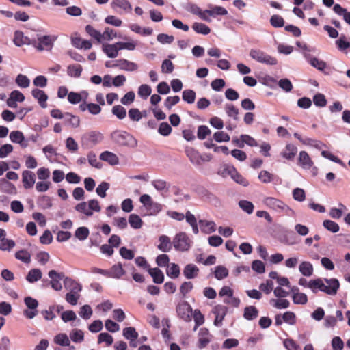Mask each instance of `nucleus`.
I'll list each match as a JSON object with an SVG mask.
<instances>
[{"mask_svg":"<svg viewBox=\"0 0 350 350\" xmlns=\"http://www.w3.org/2000/svg\"><path fill=\"white\" fill-rule=\"evenodd\" d=\"M0 190L3 193L9 194H15L16 193V189L14 184L5 178L0 179Z\"/></svg>","mask_w":350,"mask_h":350,"instance_id":"2f4dec72","label":"nucleus"},{"mask_svg":"<svg viewBox=\"0 0 350 350\" xmlns=\"http://www.w3.org/2000/svg\"><path fill=\"white\" fill-rule=\"evenodd\" d=\"M263 203L266 206L276 212L284 213L288 215L294 213L293 211L288 205L278 198L267 197L264 199Z\"/></svg>","mask_w":350,"mask_h":350,"instance_id":"20e7f679","label":"nucleus"},{"mask_svg":"<svg viewBox=\"0 0 350 350\" xmlns=\"http://www.w3.org/2000/svg\"><path fill=\"white\" fill-rule=\"evenodd\" d=\"M249 55L252 59L257 62L266 65L273 66L278 63V61L275 57L260 49H252L250 51Z\"/></svg>","mask_w":350,"mask_h":350,"instance_id":"0eeeda50","label":"nucleus"},{"mask_svg":"<svg viewBox=\"0 0 350 350\" xmlns=\"http://www.w3.org/2000/svg\"><path fill=\"white\" fill-rule=\"evenodd\" d=\"M13 42L16 46L31 45L33 47V45L36 44V39H31L25 36L22 31H16L14 32Z\"/></svg>","mask_w":350,"mask_h":350,"instance_id":"f8f14e48","label":"nucleus"},{"mask_svg":"<svg viewBox=\"0 0 350 350\" xmlns=\"http://www.w3.org/2000/svg\"><path fill=\"white\" fill-rule=\"evenodd\" d=\"M299 270L301 275L310 277L312 275L314 269L312 265L308 261H303L299 266Z\"/></svg>","mask_w":350,"mask_h":350,"instance_id":"c9c22d12","label":"nucleus"},{"mask_svg":"<svg viewBox=\"0 0 350 350\" xmlns=\"http://www.w3.org/2000/svg\"><path fill=\"white\" fill-rule=\"evenodd\" d=\"M16 83L22 88H27L30 85V80L26 75L19 74L16 76Z\"/></svg>","mask_w":350,"mask_h":350,"instance_id":"13d9d810","label":"nucleus"},{"mask_svg":"<svg viewBox=\"0 0 350 350\" xmlns=\"http://www.w3.org/2000/svg\"><path fill=\"white\" fill-rule=\"evenodd\" d=\"M214 275L218 280H221L228 275V270L222 265L215 267Z\"/></svg>","mask_w":350,"mask_h":350,"instance_id":"c03bdc74","label":"nucleus"},{"mask_svg":"<svg viewBox=\"0 0 350 350\" xmlns=\"http://www.w3.org/2000/svg\"><path fill=\"white\" fill-rule=\"evenodd\" d=\"M199 224L201 230L205 234H211L216 231V224L213 221L200 219Z\"/></svg>","mask_w":350,"mask_h":350,"instance_id":"c756f323","label":"nucleus"},{"mask_svg":"<svg viewBox=\"0 0 350 350\" xmlns=\"http://www.w3.org/2000/svg\"><path fill=\"white\" fill-rule=\"evenodd\" d=\"M211 133V131L207 126L200 125L198 128L197 137L200 140L204 139L207 136L210 135Z\"/></svg>","mask_w":350,"mask_h":350,"instance_id":"bf43d9fd","label":"nucleus"},{"mask_svg":"<svg viewBox=\"0 0 350 350\" xmlns=\"http://www.w3.org/2000/svg\"><path fill=\"white\" fill-rule=\"evenodd\" d=\"M85 94V99L88 96V92H86L85 91H83L81 93L70 92L68 94V100L71 104H73V105L78 104V103H81V101L82 100L81 94Z\"/></svg>","mask_w":350,"mask_h":350,"instance_id":"a19ab883","label":"nucleus"},{"mask_svg":"<svg viewBox=\"0 0 350 350\" xmlns=\"http://www.w3.org/2000/svg\"><path fill=\"white\" fill-rule=\"evenodd\" d=\"M155 284H161L164 281V274L159 268H150L148 271Z\"/></svg>","mask_w":350,"mask_h":350,"instance_id":"f704fd0d","label":"nucleus"},{"mask_svg":"<svg viewBox=\"0 0 350 350\" xmlns=\"http://www.w3.org/2000/svg\"><path fill=\"white\" fill-rule=\"evenodd\" d=\"M227 308L224 306L217 305L213 309V312L215 314L214 325L217 327L221 325L222 321L227 313Z\"/></svg>","mask_w":350,"mask_h":350,"instance_id":"4468645a","label":"nucleus"},{"mask_svg":"<svg viewBox=\"0 0 350 350\" xmlns=\"http://www.w3.org/2000/svg\"><path fill=\"white\" fill-rule=\"evenodd\" d=\"M109 271V278L120 279L122 276L125 274V271L122 267L121 262H118L113 265Z\"/></svg>","mask_w":350,"mask_h":350,"instance_id":"a878e982","label":"nucleus"},{"mask_svg":"<svg viewBox=\"0 0 350 350\" xmlns=\"http://www.w3.org/2000/svg\"><path fill=\"white\" fill-rule=\"evenodd\" d=\"M239 206L244 212L247 213V214H252L254 211V204L248 200H240L239 202Z\"/></svg>","mask_w":350,"mask_h":350,"instance_id":"680f3d73","label":"nucleus"},{"mask_svg":"<svg viewBox=\"0 0 350 350\" xmlns=\"http://www.w3.org/2000/svg\"><path fill=\"white\" fill-rule=\"evenodd\" d=\"M57 39L55 35L39 36L36 40V44L33 47L39 51H51L54 46V42Z\"/></svg>","mask_w":350,"mask_h":350,"instance_id":"423d86ee","label":"nucleus"},{"mask_svg":"<svg viewBox=\"0 0 350 350\" xmlns=\"http://www.w3.org/2000/svg\"><path fill=\"white\" fill-rule=\"evenodd\" d=\"M100 159L109 163L111 165L118 164L119 159L118 156L109 151H104L100 154Z\"/></svg>","mask_w":350,"mask_h":350,"instance_id":"cd10ccee","label":"nucleus"},{"mask_svg":"<svg viewBox=\"0 0 350 350\" xmlns=\"http://www.w3.org/2000/svg\"><path fill=\"white\" fill-rule=\"evenodd\" d=\"M297 153V146L292 144H288L286 145L284 150L281 152V155L283 158L288 161H292L294 159Z\"/></svg>","mask_w":350,"mask_h":350,"instance_id":"b1692460","label":"nucleus"},{"mask_svg":"<svg viewBox=\"0 0 350 350\" xmlns=\"http://www.w3.org/2000/svg\"><path fill=\"white\" fill-rule=\"evenodd\" d=\"M275 176L267 170H262L258 174V179L263 183H269L274 180Z\"/></svg>","mask_w":350,"mask_h":350,"instance_id":"4d7b16f0","label":"nucleus"},{"mask_svg":"<svg viewBox=\"0 0 350 350\" xmlns=\"http://www.w3.org/2000/svg\"><path fill=\"white\" fill-rule=\"evenodd\" d=\"M102 50L103 53L106 54V55L109 58H115L118 55V46L116 43L115 44H103L102 46Z\"/></svg>","mask_w":350,"mask_h":350,"instance_id":"412c9836","label":"nucleus"},{"mask_svg":"<svg viewBox=\"0 0 350 350\" xmlns=\"http://www.w3.org/2000/svg\"><path fill=\"white\" fill-rule=\"evenodd\" d=\"M196 97V92L190 89L185 90L183 92V100L188 104H192L195 102Z\"/></svg>","mask_w":350,"mask_h":350,"instance_id":"49530a36","label":"nucleus"},{"mask_svg":"<svg viewBox=\"0 0 350 350\" xmlns=\"http://www.w3.org/2000/svg\"><path fill=\"white\" fill-rule=\"evenodd\" d=\"M22 182L25 189H28L35 184L36 176L35 174L29 170H25L22 173Z\"/></svg>","mask_w":350,"mask_h":350,"instance_id":"f3484780","label":"nucleus"},{"mask_svg":"<svg viewBox=\"0 0 350 350\" xmlns=\"http://www.w3.org/2000/svg\"><path fill=\"white\" fill-rule=\"evenodd\" d=\"M192 29L197 33L208 35L211 32V29L206 24L195 22L192 25Z\"/></svg>","mask_w":350,"mask_h":350,"instance_id":"58836bf2","label":"nucleus"},{"mask_svg":"<svg viewBox=\"0 0 350 350\" xmlns=\"http://www.w3.org/2000/svg\"><path fill=\"white\" fill-rule=\"evenodd\" d=\"M151 185L157 191L160 192L161 195L163 196L164 193H166L169 191V189L170 187V183L160 178L152 180Z\"/></svg>","mask_w":350,"mask_h":350,"instance_id":"6ab92c4d","label":"nucleus"},{"mask_svg":"<svg viewBox=\"0 0 350 350\" xmlns=\"http://www.w3.org/2000/svg\"><path fill=\"white\" fill-rule=\"evenodd\" d=\"M64 123L71 126L72 128H77L80 124V118L70 113H65V117L63 118Z\"/></svg>","mask_w":350,"mask_h":350,"instance_id":"e433bc0d","label":"nucleus"},{"mask_svg":"<svg viewBox=\"0 0 350 350\" xmlns=\"http://www.w3.org/2000/svg\"><path fill=\"white\" fill-rule=\"evenodd\" d=\"M139 202L144 206L146 211V215L156 216L163 210V205L153 201L148 194L142 195L139 198Z\"/></svg>","mask_w":350,"mask_h":350,"instance_id":"7ed1b4c3","label":"nucleus"},{"mask_svg":"<svg viewBox=\"0 0 350 350\" xmlns=\"http://www.w3.org/2000/svg\"><path fill=\"white\" fill-rule=\"evenodd\" d=\"M42 273L40 269L34 268L31 269L27 273L25 279L31 284H33L42 278Z\"/></svg>","mask_w":350,"mask_h":350,"instance_id":"7c9ffc66","label":"nucleus"},{"mask_svg":"<svg viewBox=\"0 0 350 350\" xmlns=\"http://www.w3.org/2000/svg\"><path fill=\"white\" fill-rule=\"evenodd\" d=\"M185 153L189 161L195 165H200L204 161L200 153L192 147L187 148Z\"/></svg>","mask_w":350,"mask_h":350,"instance_id":"dca6fc26","label":"nucleus"},{"mask_svg":"<svg viewBox=\"0 0 350 350\" xmlns=\"http://www.w3.org/2000/svg\"><path fill=\"white\" fill-rule=\"evenodd\" d=\"M24 303L27 309L23 310V315L29 319H32L38 314V307L39 306L38 301L30 296L24 298Z\"/></svg>","mask_w":350,"mask_h":350,"instance_id":"1a4fd4ad","label":"nucleus"},{"mask_svg":"<svg viewBox=\"0 0 350 350\" xmlns=\"http://www.w3.org/2000/svg\"><path fill=\"white\" fill-rule=\"evenodd\" d=\"M298 162L300 166L304 169H310L313 162L306 151H301L299 154Z\"/></svg>","mask_w":350,"mask_h":350,"instance_id":"c85d7f7f","label":"nucleus"},{"mask_svg":"<svg viewBox=\"0 0 350 350\" xmlns=\"http://www.w3.org/2000/svg\"><path fill=\"white\" fill-rule=\"evenodd\" d=\"M308 287L314 293L319 291L329 295H336L340 288V283L336 278H317L310 280Z\"/></svg>","mask_w":350,"mask_h":350,"instance_id":"f257e3e1","label":"nucleus"},{"mask_svg":"<svg viewBox=\"0 0 350 350\" xmlns=\"http://www.w3.org/2000/svg\"><path fill=\"white\" fill-rule=\"evenodd\" d=\"M131 227L134 229H139L142 228L143 221L140 217L136 214H131L128 220Z\"/></svg>","mask_w":350,"mask_h":350,"instance_id":"37998d69","label":"nucleus"},{"mask_svg":"<svg viewBox=\"0 0 350 350\" xmlns=\"http://www.w3.org/2000/svg\"><path fill=\"white\" fill-rule=\"evenodd\" d=\"M152 92V89L150 85L146 84L141 85L138 88V94L139 96L144 98L146 99Z\"/></svg>","mask_w":350,"mask_h":350,"instance_id":"0e129e2a","label":"nucleus"},{"mask_svg":"<svg viewBox=\"0 0 350 350\" xmlns=\"http://www.w3.org/2000/svg\"><path fill=\"white\" fill-rule=\"evenodd\" d=\"M85 31L93 38L96 39L98 42H100L103 38L101 33L95 29L92 25H88L85 26Z\"/></svg>","mask_w":350,"mask_h":350,"instance_id":"6e6d98bb","label":"nucleus"},{"mask_svg":"<svg viewBox=\"0 0 350 350\" xmlns=\"http://www.w3.org/2000/svg\"><path fill=\"white\" fill-rule=\"evenodd\" d=\"M71 340L76 343H80L84 340V334L81 329H73L70 333Z\"/></svg>","mask_w":350,"mask_h":350,"instance_id":"09e8293b","label":"nucleus"},{"mask_svg":"<svg viewBox=\"0 0 350 350\" xmlns=\"http://www.w3.org/2000/svg\"><path fill=\"white\" fill-rule=\"evenodd\" d=\"M31 94L35 99L38 100V102L41 107H46V100L48 99V96L43 90L38 88L33 89L31 91Z\"/></svg>","mask_w":350,"mask_h":350,"instance_id":"393cba45","label":"nucleus"},{"mask_svg":"<svg viewBox=\"0 0 350 350\" xmlns=\"http://www.w3.org/2000/svg\"><path fill=\"white\" fill-rule=\"evenodd\" d=\"M54 342L60 346H69L70 341L66 334L59 333L54 337Z\"/></svg>","mask_w":350,"mask_h":350,"instance_id":"a18cd8bd","label":"nucleus"},{"mask_svg":"<svg viewBox=\"0 0 350 350\" xmlns=\"http://www.w3.org/2000/svg\"><path fill=\"white\" fill-rule=\"evenodd\" d=\"M174 248L178 252H187L191 247V241L184 232L177 233L173 238Z\"/></svg>","mask_w":350,"mask_h":350,"instance_id":"39448f33","label":"nucleus"},{"mask_svg":"<svg viewBox=\"0 0 350 350\" xmlns=\"http://www.w3.org/2000/svg\"><path fill=\"white\" fill-rule=\"evenodd\" d=\"M210 8V12H211V16L213 17H216L217 16H224L228 14L227 10L221 6L218 5H209Z\"/></svg>","mask_w":350,"mask_h":350,"instance_id":"3c124183","label":"nucleus"},{"mask_svg":"<svg viewBox=\"0 0 350 350\" xmlns=\"http://www.w3.org/2000/svg\"><path fill=\"white\" fill-rule=\"evenodd\" d=\"M83 68L79 64H71L67 67V74L70 77L78 78L81 76Z\"/></svg>","mask_w":350,"mask_h":350,"instance_id":"ea45409f","label":"nucleus"},{"mask_svg":"<svg viewBox=\"0 0 350 350\" xmlns=\"http://www.w3.org/2000/svg\"><path fill=\"white\" fill-rule=\"evenodd\" d=\"M304 55L307 62L310 64L312 67L317 68L318 70L324 72L325 75L329 74V72L326 70L327 64L325 62L313 57L311 54L308 53H305Z\"/></svg>","mask_w":350,"mask_h":350,"instance_id":"9b49d317","label":"nucleus"},{"mask_svg":"<svg viewBox=\"0 0 350 350\" xmlns=\"http://www.w3.org/2000/svg\"><path fill=\"white\" fill-rule=\"evenodd\" d=\"M313 103L317 107H323L327 105V100L324 94L318 93L313 96Z\"/></svg>","mask_w":350,"mask_h":350,"instance_id":"774afa93","label":"nucleus"},{"mask_svg":"<svg viewBox=\"0 0 350 350\" xmlns=\"http://www.w3.org/2000/svg\"><path fill=\"white\" fill-rule=\"evenodd\" d=\"M168 268L166 271L167 276L171 278H176L180 275V268L177 264L171 263L167 266Z\"/></svg>","mask_w":350,"mask_h":350,"instance_id":"de8ad7c7","label":"nucleus"},{"mask_svg":"<svg viewBox=\"0 0 350 350\" xmlns=\"http://www.w3.org/2000/svg\"><path fill=\"white\" fill-rule=\"evenodd\" d=\"M10 139L13 143L19 144L23 148H26L28 146L27 141L25 139L24 135L21 131H12L10 134Z\"/></svg>","mask_w":350,"mask_h":350,"instance_id":"4be33fe9","label":"nucleus"},{"mask_svg":"<svg viewBox=\"0 0 350 350\" xmlns=\"http://www.w3.org/2000/svg\"><path fill=\"white\" fill-rule=\"evenodd\" d=\"M199 273L198 267L194 264H187L183 269V274L187 279H194Z\"/></svg>","mask_w":350,"mask_h":350,"instance_id":"aec40b11","label":"nucleus"},{"mask_svg":"<svg viewBox=\"0 0 350 350\" xmlns=\"http://www.w3.org/2000/svg\"><path fill=\"white\" fill-rule=\"evenodd\" d=\"M15 258L25 263L28 264L31 261V254L30 253L26 250H21L15 253Z\"/></svg>","mask_w":350,"mask_h":350,"instance_id":"79ce46f5","label":"nucleus"},{"mask_svg":"<svg viewBox=\"0 0 350 350\" xmlns=\"http://www.w3.org/2000/svg\"><path fill=\"white\" fill-rule=\"evenodd\" d=\"M111 139L116 145L135 148L138 145L137 139L131 133L122 130H116L111 133Z\"/></svg>","mask_w":350,"mask_h":350,"instance_id":"f03ea898","label":"nucleus"},{"mask_svg":"<svg viewBox=\"0 0 350 350\" xmlns=\"http://www.w3.org/2000/svg\"><path fill=\"white\" fill-rule=\"evenodd\" d=\"M323 226L327 230L333 233H336L340 230V227L336 222L329 219L324 220L323 222Z\"/></svg>","mask_w":350,"mask_h":350,"instance_id":"052dcab7","label":"nucleus"},{"mask_svg":"<svg viewBox=\"0 0 350 350\" xmlns=\"http://www.w3.org/2000/svg\"><path fill=\"white\" fill-rule=\"evenodd\" d=\"M111 6L113 10L120 8L126 12H131L132 10V6L127 0H113Z\"/></svg>","mask_w":350,"mask_h":350,"instance_id":"bb28decb","label":"nucleus"},{"mask_svg":"<svg viewBox=\"0 0 350 350\" xmlns=\"http://www.w3.org/2000/svg\"><path fill=\"white\" fill-rule=\"evenodd\" d=\"M90 234V230L87 227L82 226L76 229L75 236L80 241L85 240Z\"/></svg>","mask_w":350,"mask_h":350,"instance_id":"603ef678","label":"nucleus"},{"mask_svg":"<svg viewBox=\"0 0 350 350\" xmlns=\"http://www.w3.org/2000/svg\"><path fill=\"white\" fill-rule=\"evenodd\" d=\"M111 113L120 120L124 119L126 116V109L120 105L113 106L111 109Z\"/></svg>","mask_w":350,"mask_h":350,"instance_id":"864d4df0","label":"nucleus"},{"mask_svg":"<svg viewBox=\"0 0 350 350\" xmlns=\"http://www.w3.org/2000/svg\"><path fill=\"white\" fill-rule=\"evenodd\" d=\"M284 322L290 325H294L296 324V315L293 312L286 311L282 314Z\"/></svg>","mask_w":350,"mask_h":350,"instance_id":"69168bd1","label":"nucleus"},{"mask_svg":"<svg viewBox=\"0 0 350 350\" xmlns=\"http://www.w3.org/2000/svg\"><path fill=\"white\" fill-rule=\"evenodd\" d=\"M225 111L228 116L232 118L234 120H239V110L232 104H226L225 105Z\"/></svg>","mask_w":350,"mask_h":350,"instance_id":"5fc2aeb1","label":"nucleus"},{"mask_svg":"<svg viewBox=\"0 0 350 350\" xmlns=\"http://www.w3.org/2000/svg\"><path fill=\"white\" fill-rule=\"evenodd\" d=\"M103 139L102 133L96 131H92L85 133L81 136V145L85 148H92V146L100 143Z\"/></svg>","mask_w":350,"mask_h":350,"instance_id":"6e6552de","label":"nucleus"},{"mask_svg":"<svg viewBox=\"0 0 350 350\" xmlns=\"http://www.w3.org/2000/svg\"><path fill=\"white\" fill-rule=\"evenodd\" d=\"M64 285L68 293H79L82 291L81 284L69 277L64 278Z\"/></svg>","mask_w":350,"mask_h":350,"instance_id":"2eb2a0df","label":"nucleus"},{"mask_svg":"<svg viewBox=\"0 0 350 350\" xmlns=\"http://www.w3.org/2000/svg\"><path fill=\"white\" fill-rule=\"evenodd\" d=\"M176 312L178 316L183 321L186 322L191 321L193 310L187 301H183L179 303L176 306Z\"/></svg>","mask_w":350,"mask_h":350,"instance_id":"9d476101","label":"nucleus"},{"mask_svg":"<svg viewBox=\"0 0 350 350\" xmlns=\"http://www.w3.org/2000/svg\"><path fill=\"white\" fill-rule=\"evenodd\" d=\"M226 171L237 184L243 187H247L249 185L248 180L239 174L234 166H228Z\"/></svg>","mask_w":350,"mask_h":350,"instance_id":"ddd939ff","label":"nucleus"},{"mask_svg":"<svg viewBox=\"0 0 350 350\" xmlns=\"http://www.w3.org/2000/svg\"><path fill=\"white\" fill-rule=\"evenodd\" d=\"M123 336L126 340H131V339H137L139 334L136 329L133 327H128L123 329L122 332Z\"/></svg>","mask_w":350,"mask_h":350,"instance_id":"8fccbe9b","label":"nucleus"},{"mask_svg":"<svg viewBox=\"0 0 350 350\" xmlns=\"http://www.w3.org/2000/svg\"><path fill=\"white\" fill-rule=\"evenodd\" d=\"M269 304L277 309H286L290 306L289 301L283 298L271 299Z\"/></svg>","mask_w":350,"mask_h":350,"instance_id":"4c0bfd02","label":"nucleus"},{"mask_svg":"<svg viewBox=\"0 0 350 350\" xmlns=\"http://www.w3.org/2000/svg\"><path fill=\"white\" fill-rule=\"evenodd\" d=\"M258 310L254 306H248L244 308L243 318L247 321H252L258 316Z\"/></svg>","mask_w":350,"mask_h":350,"instance_id":"473e14b6","label":"nucleus"},{"mask_svg":"<svg viewBox=\"0 0 350 350\" xmlns=\"http://www.w3.org/2000/svg\"><path fill=\"white\" fill-rule=\"evenodd\" d=\"M159 245H157V248L163 252H170L172 247V241H171L170 238L167 235H161L159 237Z\"/></svg>","mask_w":350,"mask_h":350,"instance_id":"a211bd4d","label":"nucleus"},{"mask_svg":"<svg viewBox=\"0 0 350 350\" xmlns=\"http://www.w3.org/2000/svg\"><path fill=\"white\" fill-rule=\"evenodd\" d=\"M333 10L338 16H342L345 23L350 25V12L338 3L334 5Z\"/></svg>","mask_w":350,"mask_h":350,"instance_id":"72a5a7b5","label":"nucleus"},{"mask_svg":"<svg viewBox=\"0 0 350 350\" xmlns=\"http://www.w3.org/2000/svg\"><path fill=\"white\" fill-rule=\"evenodd\" d=\"M75 208L77 212L83 213L86 216L90 217L93 215V212L89 209L88 205L85 202L77 204Z\"/></svg>","mask_w":350,"mask_h":350,"instance_id":"e2e57ef3","label":"nucleus"},{"mask_svg":"<svg viewBox=\"0 0 350 350\" xmlns=\"http://www.w3.org/2000/svg\"><path fill=\"white\" fill-rule=\"evenodd\" d=\"M114 66L118 67L120 70L130 72L136 70L138 68L135 63L125 59H120L117 60V63L114 65Z\"/></svg>","mask_w":350,"mask_h":350,"instance_id":"5701e85b","label":"nucleus"},{"mask_svg":"<svg viewBox=\"0 0 350 350\" xmlns=\"http://www.w3.org/2000/svg\"><path fill=\"white\" fill-rule=\"evenodd\" d=\"M15 245L14 241L5 238L0 243V250L10 252Z\"/></svg>","mask_w":350,"mask_h":350,"instance_id":"338daca9","label":"nucleus"}]
</instances>
